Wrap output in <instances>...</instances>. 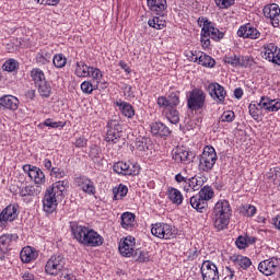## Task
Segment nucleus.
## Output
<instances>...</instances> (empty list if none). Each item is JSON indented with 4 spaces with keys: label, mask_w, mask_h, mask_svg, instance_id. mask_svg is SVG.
<instances>
[{
    "label": "nucleus",
    "mask_w": 280,
    "mask_h": 280,
    "mask_svg": "<svg viewBox=\"0 0 280 280\" xmlns=\"http://www.w3.org/2000/svg\"><path fill=\"white\" fill-rule=\"evenodd\" d=\"M211 37L209 36V31L201 28V45L206 49L211 45Z\"/></svg>",
    "instance_id": "3c124183"
},
{
    "label": "nucleus",
    "mask_w": 280,
    "mask_h": 280,
    "mask_svg": "<svg viewBox=\"0 0 280 280\" xmlns=\"http://www.w3.org/2000/svg\"><path fill=\"white\" fill-rule=\"evenodd\" d=\"M132 257H135L136 261H139L140 264H145V261H150V254L145 250L136 249Z\"/></svg>",
    "instance_id": "c03bdc74"
},
{
    "label": "nucleus",
    "mask_w": 280,
    "mask_h": 280,
    "mask_svg": "<svg viewBox=\"0 0 280 280\" xmlns=\"http://www.w3.org/2000/svg\"><path fill=\"white\" fill-rule=\"evenodd\" d=\"M90 75L94 81L100 82L102 80V70L90 67Z\"/></svg>",
    "instance_id": "e2e57ef3"
},
{
    "label": "nucleus",
    "mask_w": 280,
    "mask_h": 280,
    "mask_svg": "<svg viewBox=\"0 0 280 280\" xmlns=\"http://www.w3.org/2000/svg\"><path fill=\"white\" fill-rule=\"evenodd\" d=\"M262 12H264V16H266V19L270 20V23H271L272 27H279V23H280V20H279V16H280L279 4H277V3L267 4L262 9Z\"/></svg>",
    "instance_id": "9b49d317"
},
{
    "label": "nucleus",
    "mask_w": 280,
    "mask_h": 280,
    "mask_svg": "<svg viewBox=\"0 0 280 280\" xmlns=\"http://www.w3.org/2000/svg\"><path fill=\"white\" fill-rule=\"evenodd\" d=\"M165 115L166 119H168V121H171L172 124H178V121H180L178 110L174 107H168Z\"/></svg>",
    "instance_id": "37998d69"
},
{
    "label": "nucleus",
    "mask_w": 280,
    "mask_h": 280,
    "mask_svg": "<svg viewBox=\"0 0 280 280\" xmlns=\"http://www.w3.org/2000/svg\"><path fill=\"white\" fill-rule=\"evenodd\" d=\"M42 192H43V187L40 185L26 186L21 189L20 196H22V198H25V196L36 197V196H40Z\"/></svg>",
    "instance_id": "f704fd0d"
},
{
    "label": "nucleus",
    "mask_w": 280,
    "mask_h": 280,
    "mask_svg": "<svg viewBox=\"0 0 280 280\" xmlns=\"http://www.w3.org/2000/svg\"><path fill=\"white\" fill-rule=\"evenodd\" d=\"M207 104V94L201 89L195 88L189 92L187 106L189 110H202Z\"/></svg>",
    "instance_id": "f257e3e1"
},
{
    "label": "nucleus",
    "mask_w": 280,
    "mask_h": 280,
    "mask_svg": "<svg viewBox=\"0 0 280 280\" xmlns=\"http://www.w3.org/2000/svg\"><path fill=\"white\" fill-rule=\"evenodd\" d=\"M215 4L220 10H226L231 8V5H235V0H214Z\"/></svg>",
    "instance_id": "5fc2aeb1"
},
{
    "label": "nucleus",
    "mask_w": 280,
    "mask_h": 280,
    "mask_svg": "<svg viewBox=\"0 0 280 280\" xmlns=\"http://www.w3.org/2000/svg\"><path fill=\"white\" fill-rule=\"evenodd\" d=\"M205 202H209L213 198V188L211 186H205L197 194Z\"/></svg>",
    "instance_id": "a19ab883"
},
{
    "label": "nucleus",
    "mask_w": 280,
    "mask_h": 280,
    "mask_svg": "<svg viewBox=\"0 0 280 280\" xmlns=\"http://www.w3.org/2000/svg\"><path fill=\"white\" fill-rule=\"evenodd\" d=\"M114 200H122L128 196V186L120 184L113 188Z\"/></svg>",
    "instance_id": "e433bc0d"
},
{
    "label": "nucleus",
    "mask_w": 280,
    "mask_h": 280,
    "mask_svg": "<svg viewBox=\"0 0 280 280\" xmlns=\"http://www.w3.org/2000/svg\"><path fill=\"white\" fill-rule=\"evenodd\" d=\"M0 106L9 110H16L19 108V98L13 95H4L0 98Z\"/></svg>",
    "instance_id": "a878e982"
},
{
    "label": "nucleus",
    "mask_w": 280,
    "mask_h": 280,
    "mask_svg": "<svg viewBox=\"0 0 280 280\" xmlns=\"http://www.w3.org/2000/svg\"><path fill=\"white\" fill-rule=\"evenodd\" d=\"M235 119V113L233 110H228L222 114L220 117V121L231 124V121H234Z\"/></svg>",
    "instance_id": "6e6d98bb"
},
{
    "label": "nucleus",
    "mask_w": 280,
    "mask_h": 280,
    "mask_svg": "<svg viewBox=\"0 0 280 280\" xmlns=\"http://www.w3.org/2000/svg\"><path fill=\"white\" fill-rule=\"evenodd\" d=\"M135 237L127 236L119 242L118 250L122 257H132L135 255Z\"/></svg>",
    "instance_id": "f3484780"
},
{
    "label": "nucleus",
    "mask_w": 280,
    "mask_h": 280,
    "mask_svg": "<svg viewBox=\"0 0 280 280\" xmlns=\"http://www.w3.org/2000/svg\"><path fill=\"white\" fill-rule=\"evenodd\" d=\"M52 62H54L55 67H57V69H62V67H65V65H67V58H65V56H62V54H59L54 57Z\"/></svg>",
    "instance_id": "8fccbe9b"
},
{
    "label": "nucleus",
    "mask_w": 280,
    "mask_h": 280,
    "mask_svg": "<svg viewBox=\"0 0 280 280\" xmlns=\"http://www.w3.org/2000/svg\"><path fill=\"white\" fill-rule=\"evenodd\" d=\"M249 115L255 120L261 117V107H259V104H255V103L249 104Z\"/></svg>",
    "instance_id": "09e8293b"
},
{
    "label": "nucleus",
    "mask_w": 280,
    "mask_h": 280,
    "mask_svg": "<svg viewBox=\"0 0 280 280\" xmlns=\"http://www.w3.org/2000/svg\"><path fill=\"white\" fill-rule=\"evenodd\" d=\"M189 202L192 209H196L199 213H202L207 207H209V203H207V201H205L198 194L190 197Z\"/></svg>",
    "instance_id": "473e14b6"
},
{
    "label": "nucleus",
    "mask_w": 280,
    "mask_h": 280,
    "mask_svg": "<svg viewBox=\"0 0 280 280\" xmlns=\"http://www.w3.org/2000/svg\"><path fill=\"white\" fill-rule=\"evenodd\" d=\"M70 230L73 235V238L86 246V242L89 241V235L91 234V229L84 225H80L78 222H70Z\"/></svg>",
    "instance_id": "0eeeda50"
},
{
    "label": "nucleus",
    "mask_w": 280,
    "mask_h": 280,
    "mask_svg": "<svg viewBox=\"0 0 280 280\" xmlns=\"http://www.w3.org/2000/svg\"><path fill=\"white\" fill-rule=\"evenodd\" d=\"M166 196L173 205H176L177 207H179V205H183L184 198L183 192H180V190L174 187H170L167 189Z\"/></svg>",
    "instance_id": "7c9ffc66"
},
{
    "label": "nucleus",
    "mask_w": 280,
    "mask_h": 280,
    "mask_svg": "<svg viewBox=\"0 0 280 280\" xmlns=\"http://www.w3.org/2000/svg\"><path fill=\"white\" fill-rule=\"evenodd\" d=\"M197 23L201 30H205V27H209L212 23L209 22V19L201 16L197 20Z\"/></svg>",
    "instance_id": "774afa93"
},
{
    "label": "nucleus",
    "mask_w": 280,
    "mask_h": 280,
    "mask_svg": "<svg viewBox=\"0 0 280 280\" xmlns=\"http://www.w3.org/2000/svg\"><path fill=\"white\" fill-rule=\"evenodd\" d=\"M230 261H232L235 266H240L243 270H248L250 266H253V261L250 258L242 255H233L230 257Z\"/></svg>",
    "instance_id": "cd10ccee"
},
{
    "label": "nucleus",
    "mask_w": 280,
    "mask_h": 280,
    "mask_svg": "<svg viewBox=\"0 0 280 280\" xmlns=\"http://www.w3.org/2000/svg\"><path fill=\"white\" fill-rule=\"evenodd\" d=\"M147 3L151 12L164 16L165 11L167 10V0H147Z\"/></svg>",
    "instance_id": "b1692460"
},
{
    "label": "nucleus",
    "mask_w": 280,
    "mask_h": 280,
    "mask_svg": "<svg viewBox=\"0 0 280 280\" xmlns=\"http://www.w3.org/2000/svg\"><path fill=\"white\" fill-rule=\"evenodd\" d=\"M21 260L23 264H30L36 259H38V250L32 246L23 247L20 253Z\"/></svg>",
    "instance_id": "393cba45"
},
{
    "label": "nucleus",
    "mask_w": 280,
    "mask_h": 280,
    "mask_svg": "<svg viewBox=\"0 0 280 280\" xmlns=\"http://www.w3.org/2000/svg\"><path fill=\"white\" fill-rule=\"evenodd\" d=\"M235 245L240 248V250H244V248H248L246 236L240 235L235 241Z\"/></svg>",
    "instance_id": "052dcab7"
},
{
    "label": "nucleus",
    "mask_w": 280,
    "mask_h": 280,
    "mask_svg": "<svg viewBox=\"0 0 280 280\" xmlns=\"http://www.w3.org/2000/svg\"><path fill=\"white\" fill-rule=\"evenodd\" d=\"M102 244H104V237H102L95 230L91 229L85 246L97 247L102 246Z\"/></svg>",
    "instance_id": "2f4dec72"
},
{
    "label": "nucleus",
    "mask_w": 280,
    "mask_h": 280,
    "mask_svg": "<svg viewBox=\"0 0 280 280\" xmlns=\"http://www.w3.org/2000/svg\"><path fill=\"white\" fill-rule=\"evenodd\" d=\"M240 211L246 218H253V215L257 213V208H255V206L252 205H244L240 208Z\"/></svg>",
    "instance_id": "49530a36"
},
{
    "label": "nucleus",
    "mask_w": 280,
    "mask_h": 280,
    "mask_svg": "<svg viewBox=\"0 0 280 280\" xmlns=\"http://www.w3.org/2000/svg\"><path fill=\"white\" fill-rule=\"evenodd\" d=\"M151 233L159 240H174L176 237V229L167 223H154L151 225Z\"/></svg>",
    "instance_id": "20e7f679"
},
{
    "label": "nucleus",
    "mask_w": 280,
    "mask_h": 280,
    "mask_svg": "<svg viewBox=\"0 0 280 280\" xmlns=\"http://www.w3.org/2000/svg\"><path fill=\"white\" fill-rule=\"evenodd\" d=\"M38 93L42 97H49L51 95V85L44 81V83H39L38 85Z\"/></svg>",
    "instance_id": "a18cd8bd"
},
{
    "label": "nucleus",
    "mask_w": 280,
    "mask_h": 280,
    "mask_svg": "<svg viewBox=\"0 0 280 280\" xmlns=\"http://www.w3.org/2000/svg\"><path fill=\"white\" fill-rule=\"evenodd\" d=\"M212 222L217 231H224L229 226V222H231V217L212 214Z\"/></svg>",
    "instance_id": "c756f323"
},
{
    "label": "nucleus",
    "mask_w": 280,
    "mask_h": 280,
    "mask_svg": "<svg viewBox=\"0 0 280 280\" xmlns=\"http://www.w3.org/2000/svg\"><path fill=\"white\" fill-rule=\"evenodd\" d=\"M77 78H89L91 75V67L86 66L83 61L77 62L74 70Z\"/></svg>",
    "instance_id": "c9c22d12"
},
{
    "label": "nucleus",
    "mask_w": 280,
    "mask_h": 280,
    "mask_svg": "<svg viewBox=\"0 0 280 280\" xmlns=\"http://www.w3.org/2000/svg\"><path fill=\"white\" fill-rule=\"evenodd\" d=\"M24 172H27L30 178L34 180L36 185H43L45 183V173L36 166L24 165Z\"/></svg>",
    "instance_id": "a211bd4d"
},
{
    "label": "nucleus",
    "mask_w": 280,
    "mask_h": 280,
    "mask_svg": "<svg viewBox=\"0 0 280 280\" xmlns=\"http://www.w3.org/2000/svg\"><path fill=\"white\" fill-rule=\"evenodd\" d=\"M237 36H240V38H252L253 40H257V38L261 36V33H259L257 28L250 26V24H245L238 28Z\"/></svg>",
    "instance_id": "aec40b11"
},
{
    "label": "nucleus",
    "mask_w": 280,
    "mask_h": 280,
    "mask_svg": "<svg viewBox=\"0 0 280 280\" xmlns=\"http://www.w3.org/2000/svg\"><path fill=\"white\" fill-rule=\"evenodd\" d=\"M203 30L208 31V36L212 38V40H222V38H224V33L215 28L213 23L209 27H203Z\"/></svg>",
    "instance_id": "4c0bfd02"
},
{
    "label": "nucleus",
    "mask_w": 280,
    "mask_h": 280,
    "mask_svg": "<svg viewBox=\"0 0 280 280\" xmlns=\"http://www.w3.org/2000/svg\"><path fill=\"white\" fill-rule=\"evenodd\" d=\"M211 98L217 102V104H224V100H226V90L218 82H213L208 84L206 88Z\"/></svg>",
    "instance_id": "1a4fd4ad"
},
{
    "label": "nucleus",
    "mask_w": 280,
    "mask_h": 280,
    "mask_svg": "<svg viewBox=\"0 0 280 280\" xmlns=\"http://www.w3.org/2000/svg\"><path fill=\"white\" fill-rule=\"evenodd\" d=\"M44 126H47L48 128H65V122H62V121H54V119L47 118L44 121Z\"/></svg>",
    "instance_id": "bf43d9fd"
},
{
    "label": "nucleus",
    "mask_w": 280,
    "mask_h": 280,
    "mask_svg": "<svg viewBox=\"0 0 280 280\" xmlns=\"http://www.w3.org/2000/svg\"><path fill=\"white\" fill-rule=\"evenodd\" d=\"M121 135H124V127H121L119 120H109L107 122L105 141H107V143H119Z\"/></svg>",
    "instance_id": "39448f33"
},
{
    "label": "nucleus",
    "mask_w": 280,
    "mask_h": 280,
    "mask_svg": "<svg viewBox=\"0 0 280 280\" xmlns=\"http://www.w3.org/2000/svg\"><path fill=\"white\" fill-rule=\"evenodd\" d=\"M258 270L266 277H272V275H277V272L280 270V259L277 257H271L262 260L258 265Z\"/></svg>",
    "instance_id": "423d86ee"
},
{
    "label": "nucleus",
    "mask_w": 280,
    "mask_h": 280,
    "mask_svg": "<svg viewBox=\"0 0 280 280\" xmlns=\"http://www.w3.org/2000/svg\"><path fill=\"white\" fill-rule=\"evenodd\" d=\"M278 177L280 178L279 168H270L267 174L268 180H277Z\"/></svg>",
    "instance_id": "69168bd1"
},
{
    "label": "nucleus",
    "mask_w": 280,
    "mask_h": 280,
    "mask_svg": "<svg viewBox=\"0 0 280 280\" xmlns=\"http://www.w3.org/2000/svg\"><path fill=\"white\" fill-rule=\"evenodd\" d=\"M189 58L192 62H198L202 67H215V60L202 51L192 50L190 51Z\"/></svg>",
    "instance_id": "ddd939ff"
},
{
    "label": "nucleus",
    "mask_w": 280,
    "mask_h": 280,
    "mask_svg": "<svg viewBox=\"0 0 280 280\" xmlns=\"http://www.w3.org/2000/svg\"><path fill=\"white\" fill-rule=\"evenodd\" d=\"M262 58L280 67V49L275 44H267L262 47Z\"/></svg>",
    "instance_id": "9d476101"
},
{
    "label": "nucleus",
    "mask_w": 280,
    "mask_h": 280,
    "mask_svg": "<svg viewBox=\"0 0 280 280\" xmlns=\"http://www.w3.org/2000/svg\"><path fill=\"white\" fill-rule=\"evenodd\" d=\"M120 220L122 229H126L127 231H132V229H135V213L124 212L120 217Z\"/></svg>",
    "instance_id": "72a5a7b5"
},
{
    "label": "nucleus",
    "mask_w": 280,
    "mask_h": 280,
    "mask_svg": "<svg viewBox=\"0 0 280 280\" xmlns=\"http://www.w3.org/2000/svg\"><path fill=\"white\" fill-rule=\"evenodd\" d=\"M19 218V206L9 205L0 213V226H5L7 222H14Z\"/></svg>",
    "instance_id": "4468645a"
},
{
    "label": "nucleus",
    "mask_w": 280,
    "mask_h": 280,
    "mask_svg": "<svg viewBox=\"0 0 280 280\" xmlns=\"http://www.w3.org/2000/svg\"><path fill=\"white\" fill-rule=\"evenodd\" d=\"M190 191H198L205 185V177L194 176L189 178Z\"/></svg>",
    "instance_id": "58836bf2"
},
{
    "label": "nucleus",
    "mask_w": 280,
    "mask_h": 280,
    "mask_svg": "<svg viewBox=\"0 0 280 280\" xmlns=\"http://www.w3.org/2000/svg\"><path fill=\"white\" fill-rule=\"evenodd\" d=\"M259 108L268 110L269 113H277L280 109V101L271 100L268 96H262L258 103Z\"/></svg>",
    "instance_id": "412c9836"
},
{
    "label": "nucleus",
    "mask_w": 280,
    "mask_h": 280,
    "mask_svg": "<svg viewBox=\"0 0 280 280\" xmlns=\"http://www.w3.org/2000/svg\"><path fill=\"white\" fill-rule=\"evenodd\" d=\"M50 175L55 176V178H65L66 173L58 167H52L50 171Z\"/></svg>",
    "instance_id": "338daca9"
},
{
    "label": "nucleus",
    "mask_w": 280,
    "mask_h": 280,
    "mask_svg": "<svg viewBox=\"0 0 280 280\" xmlns=\"http://www.w3.org/2000/svg\"><path fill=\"white\" fill-rule=\"evenodd\" d=\"M149 27H154V30H163L165 27V23L160 22L159 18L154 16L148 21Z\"/></svg>",
    "instance_id": "864d4df0"
},
{
    "label": "nucleus",
    "mask_w": 280,
    "mask_h": 280,
    "mask_svg": "<svg viewBox=\"0 0 280 280\" xmlns=\"http://www.w3.org/2000/svg\"><path fill=\"white\" fill-rule=\"evenodd\" d=\"M113 170L116 174H122V176H137L141 168L130 162H117L114 164Z\"/></svg>",
    "instance_id": "6e6552de"
},
{
    "label": "nucleus",
    "mask_w": 280,
    "mask_h": 280,
    "mask_svg": "<svg viewBox=\"0 0 280 280\" xmlns=\"http://www.w3.org/2000/svg\"><path fill=\"white\" fill-rule=\"evenodd\" d=\"M224 60L228 65H232V67H240V56L237 55L226 56Z\"/></svg>",
    "instance_id": "680f3d73"
},
{
    "label": "nucleus",
    "mask_w": 280,
    "mask_h": 280,
    "mask_svg": "<svg viewBox=\"0 0 280 280\" xmlns=\"http://www.w3.org/2000/svg\"><path fill=\"white\" fill-rule=\"evenodd\" d=\"M201 275L203 280H220L218 266L211 260H205L201 265Z\"/></svg>",
    "instance_id": "f8f14e48"
},
{
    "label": "nucleus",
    "mask_w": 280,
    "mask_h": 280,
    "mask_svg": "<svg viewBox=\"0 0 280 280\" xmlns=\"http://www.w3.org/2000/svg\"><path fill=\"white\" fill-rule=\"evenodd\" d=\"M67 187H69L68 180H59L49 186L46 189V194L51 195L54 198H57V200H62Z\"/></svg>",
    "instance_id": "dca6fc26"
},
{
    "label": "nucleus",
    "mask_w": 280,
    "mask_h": 280,
    "mask_svg": "<svg viewBox=\"0 0 280 280\" xmlns=\"http://www.w3.org/2000/svg\"><path fill=\"white\" fill-rule=\"evenodd\" d=\"M12 237H14L12 234H3L0 236V246L10 248V244H12Z\"/></svg>",
    "instance_id": "603ef678"
},
{
    "label": "nucleus",
    "mask_w": 280,
    "mask_h": 280,
    "mask_svg": "<svg viewBox=\"0 0 280 280\" xmlns=\"http://www.w3.org/2000/svg\"><path fill=\"white\" fill-rule=\"evenodd\" d=\"M116 106L124 117H128V119H132L135 117V107H132L130 103L119 100L116 102Z\"/></svg>",
    "instance_id": "bb28decb"
},
{
    "label": "nucleus",
    "mask_w": 280,
    "mask_h": 280,
    "mask_svg": "<svg viewBox=\"0 0 280 280\" xmlns=\"http://www.w3.org/2000/svg\"><path fill=\"white\" fill-rule=\"evenodd\" d=\"M2 69L3 71H9V73H12V71H16L19 69V62H16L15 59H9L4 62Z\"/></svg>",
    "instance_id": "de8ad7c7"
},
{
    "label": "nucleus",
    "mask_w": 280,
    "mask_h": 280,
    "mask_svg": "<svg viewBox=\"0 0 280 280\" xmlns=\"http://www.w3.org/2000/svg\"><path fill=\"white\" fill-rule=\"evenodd\" d=\"M238 67H253V59L249 56L240 57V63Z\"/></svg>",
    "instance_id": "0e129e2a"
},
{
    "label": "nucleus",
    "mask_w": 280,
    "mask_h": 280,
    "mask_svg": "<svg viewBox=\"0 0 280 280\" xmlns=\"http://www.w3.org/2000/svg\"><path fill=\"white\" fill-rule=\"evenodd\" d=\"M231 203L228 200H220L215 203L213 208L212 215H223L225 218H231L232 213Z\"/></svg>",
    "instance_id": "4be33fe9"
},
{
    "label": "nucleus",
    "mask_w": 280,
    "mask_h": 280,
    "mask_svg": "<svg viewBox=\"0 0 280 280\" xmlns=\"http://www.w3.org/2000/svg\"><path fill=\"white\" fill-rule=\"evenodd\" d=\"M74 182L78 187H81L82 191L89 194V196H95V184L89 177L80 176Z\"/></svg>",
    "instance_id": "6ab92c4d"
},
{
    "label": "nucleus",
    "mask_w": 280,
    "mask_h": 280,
    "mask_svg": "<svg viewBox=\"0 0 280 280\" xmlns=\"http://www.w3.org/2000/svg\"><path fill=\"white\" fill-rule=\"evenodd\" d=\"M56 209H58V199L45 191L43 198V210L45 213L51 214Z\"/></svg>",
    "instance_id": "5701e85b"
},
{
    "label": "nucleus",
    "mask_w": 280,
    "mask_h": 280,
    "mask_svg": "<svg viewBox=\"0 0 280 280\" xmlns=\"http://www.w3.org/2000/svg\"><path fill=\"white\" fill-rule=\"evenodd\" d=\"M66 264L65 256L54 255L46 262L45 272L46 275H50V277H58L65 270Z\"/></svg>",
    "instance_id": "7ed1b4c3"
},
{
    "label": "nucleus",
    "mask_w": 280,
    "mask_h": 280,
    "mask_svg": "<svg viewBox=\"0 0 280 280\" xmlns=\"http://www.w3.org/2000/svg\"><path fill=\"white\" fill-rule=\"evenodd\" d=\"M151 132L159 137H170L172 135L170 127L165 126L163 122H153L151 125Z\"/></svg>",
    "instance_id": "c85d7f7f"
},
{
    "label": "nucleus",
    "mask_w": 280,
    "mask_h": 280,
    "mask_svg": "<svg viewBox=\"0 0 280 280\" xmlns=\"http://www.w3.org/2000/svg\"><path fill=\"white\" fill-rule=\"evenodd\" d=\"M95 89H97V85H93V83H91L89 81H84L81 84V90L83 91V93H88V95H91V93H93V91H95Z\"/></svg>",
    "instance_id": "4d7b16f0"
},
{
    "label": "nucleus",
    "mask_w": 280,
    "mask_h": 280,
    "mask_svg": "<svg viewBox=\"0 0 280 280\" xmlns=\"http://www.w3.org/2000/svg\"><path fill=\"white\" fill-rule=\"evenodd\" d=\"M35 60L37 65H47V62H50L51 60V54L45 50H40L37 52Z\"/></svg>",
    "instance_id": "79ce46f5"
},
{
    "label": "nucleus",
    "mask_w": 280,
    "mask_h": 280,
    "mask_svg": "<svg viewBox=\"0 0 280 280\" xmlns=\"http://www.w3.org/2000/svg\"><path fill=\"white\" fill-rule=\"evenodd\" d=\"M217 161L218 153H215V149L213 147H205L199 160V167L202 172H211Z\"/></svg>",
    "instance_id": "f03ea898"
},
{
    "label": "nucleus",
    "mask_w": 280,
    "mask_h": 280,
    "mask_svg": "<svg viewBox=\"0 0 280 280\" xmlns=\"http://www.w3.org/2000/svg\"><path fill=\"white\" fill-rule=\"evenodd\" d=\"M31 78L35 82L36 86H38V84H43L44 82H46L45 72H43V70L38 68H35L31 71Z\"/></svg>",
    "instance_id": "ea45409f"
},
{
    "label": "nucleus",
    "mask_w": 280,
    "mask_h": 280,
    "mask_svg": "<svg viewBox=\"0 0 280 280\" xmlns=\"http://www.w3.org/2000/svg\"><path fill=\"white\" fill-rule=\"evenodd\" d=\"M173 159L177 163H184V165H189L196 159V153L184 149L183 147L177 148L173 153Z\"/></svg>",
    "instance_id": "2eb2a0df"
},
{
    "label": "nucleus",
    "mask_w": 280,
    "mask_h": 280,
    "mask_svg": "<svg viewBox=\"0 0 280 280\" xmlns=\"http://www.w3.org/2000/svg\"><path fill=\"white\" fill-rule=\"evenodd\" d=\"M180 104V97L176 93H171L168 95V108H174Z\"/></svg>",
    "instance_id": "13d9d810"
}]
</instances>
